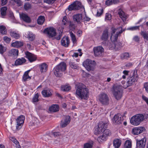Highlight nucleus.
I'll list each match as a JSON object with an SVG mask.
<instances>
[{
	"mask_svg": "<svg viewBox=\"0 0 148 148\" xmlns=\"http://www.w3.org/2000/svg\"><path fill=\"white\" fill-rule=\"evenodd\" d=\"M77 88L76 94L81 99H87L88 98L89 92L86 86L82 83H78L76 85Z\"/></svg>",
	"mask_w": 148,
	"mask_h": 148,
	"instance_id": "nucleus-1",
	"label": "nucleus"
},
{
	"mask_svg": "<svg viewBox=\"0 0 148 148\" xmlns=\"http://www.w3.org/2000/svg\"><path fill=\"white\" fill-rule=\"evenodd\" d=\"M138 76L137 73V70L132 71L130 74L127 79V82L123 85V87L126 88L128 86L134 84L138 79Z\"/></svg>",
	"mask_w": 148,
	"mask_h": 148,
	"instance_id": "nucleus-2",
	"label": "nucleus"
},
{
	"mask_svg": "<svg viewBox=\"0 0 148 148\" xmlns=\"http://www.w3.org/2000/svg\"><path fill=\"white\" fill-rule=\"evenodd\" d=\"M66 69V64L64 62H62L54 68V73L56 77H60L62 75L63 72Z\"/></svg>",
	"mask_w": 148,
	"mask_h": 148,
	"instance_id": "nucleus-3",
	"label": "nucleus"
},
{
	"mask_svg": "<svg viewBox=\"0 0 148 148\" xmlns=\"http://www.w3.org/2000/svg\"><path fill=\"white\" fill-rule=\"evenodd\" d=\"M145 119L144 115L142 114H138L133 116L131 118L130 122L133 125H138Z\"/></svg>",
	"mask_w": 148,
	"mask_h": 148,
	"instance_id": "nucleus-4",
	"label": "nucleus"
},
{
	"mask_svg": "<svg viewBox=\"0 0 148 148\" xmlns=\"http://www.w3.org/2000/svg\"><path fill=\"white\" fill-rule=\"evenodd\" d=\"M112 92L116 99L117 100L120 99L122 96V87L119 85L114 86Z\"/></svg>",
	"mask_w": 148,
	"mask_h": 148,
	"instance_id": "nucleus-5",
	"label": "nucleus"
},
{
	"mask_svg": "<svg viewBox=\"0 0 148 148\" xmlns=\"http://www.w3.org/2000/svg\"><path fill=\"white\" fill-rule=\"evenodd\" d=\"M107 125L108 124L107 123L103 122H99L98 125L95 128L94 134L97 135L103 133L105 128H106Z\"/></svg>",
	"mask_w": 148,
	"mask_h": 148,
	"instance_id": "nucleus-6",
	"label": "nucleus"
},
{
	"mask_svg": "<svg viewBox=\"0 0 148 148\" xmlns=\"http://www.w3.org/2000/svg\"><path fill=\"white\" fill-rule=\"evenodd\" d=\"M83 65L88 71H93L94 69L95 62L89 59H87L84 62Z\"/></svg>",
	"mask_w": 148,
	"mask_h": 148,
	"instance_id": "nucleus-7",
	"label": "nucleus"
},
{
	"mask_svg": "<svg viewBox=\"0 0 148 148\" xmlns=\"http://www.w3.org/2000/svg\"><path fill=\"white\" fill-rule=\"evenodd\" d=\"M103 133V135L99 136L97 138V141L99 143L105 141L106 138L111 135L112 134L111 131L108 129L104 130Z\"/></svg>",
	"mask_w": 148,
	"mask_h": 148,
	"instance_id": "nucleus-8",
	"label": "nucleus"
},
{
	"mask_svg": "<svg viewBox=\"0 0 148 148\" xmlns=\"http://www.w3.org/2000/svg\"><path fill=\"white\" fill-rule=\"evenodd\" d=\"M82 5L81 3L79 1H76L70 5L68 8L69 11L78 10L82 8Z\"/></svg>",
	"mask_w": 148,
	"mask_h": 148,
	"instance_id": "nucleus-9",
	"label": "nucleus"
},
{
	"mask_svg": "<svg viewBox=\"0 0 148 148\" xmlns=\"http://www.w3.org/2000/svg\"><path fill=\"white\" fill-rule=\"evenodd\" d=\"M44 32L47 34L49 37H53L56 35V29L52 27L45 29Z\"/></svg>",
	"mask_w": 148,
	"mask_h": 148,
	"instance_id": "nucleus-10",
	"label": "nucleus"
},
{
	"mask_svg": "<svg viewBox=\"0 0 148 148\" xmlns=\"http://www.w3.org/2000/svg\"><path fill=\"white\" fill-rule=\"evenodd\" d=\"M25 119V116L23 115L20 116L16 119V130H18L20 129L24 123Z\"/></svg>",
	"mask_w": 148,
	"mask_h": 148,
	"instance_id": "nucleus-11",
	"label": "nucleus"
},
{
	"mask_svg": "<svg viewBox=\"0 0 148 148\" xmlns=\"http://www.w3.org/2000/svg\"><path fill=\"white\" fill-rule=\"evenodd\" d=\"M99 100L103 104L107 105L109 103V99L107 94L102 93L99 95Z\"/></svg>",
	"mask_w": 148,
	"mask_h": 148,
	"instance_id": "nucleus-12",
	"label": "nucleus"
},
{
	"mask_svg": "<svg viewBox=\"0 0 148 148\" xmlns=\"http://www.w3.org/2000/svg\"><path fill=\"white\" fill-rule=\"evenodd\" d=\"M94 54L96 56H101L104 52V49L101 46L95 47L93 48Z\"/></svg>",
	"mask_w": 148,
	"mask_h": 148,
	"instance_id": "nucleus-13",
	"label": "nucleus"
},
{
	"mask_svg": "<svg viewBox=\"0 0 148 148\" xmlns=\"http://www.w3.org/2000/svg\"><path fill=\"white\" fill-rule=\"evenodd\" d=\"M117 30L116 29H114L112 30V36L110 37L111 39L114 41H116L118 37L120 35V34L122 33V32L124 31V30H122V29H121L120 31L119 32H116V34L115 35H114V34L116 32Z\"/></svg>",
	"mask_w": 148,
	"mask_h": 148,
	"instance_id": "nucleus-14",
	"label": "nucleus"
},
{
	"mask_svg": "<svg viewBox=\"0 0 148 148\" xmlns=\"http://www.w3.org/2000/svg\"><path fill=\"white\" fill-rule=\"evenodd\" d=\"M112 121L114 123H121L123 121L122 115L118 114L115 115L113 117Z\"/></svg>",
	"mask_w": 148,
	"mask_h": 148,
	"instance_id": "nucleus-15",
	"label": "nucleus"
},
{
	"mask_svg": "<svg viewBox=\"0 0 148 148\" xmlns=\"http://www.w3.org/2000/svg\"><path fill=\"white\" fill-rule=\"evenodd\" d=\"M26 57L27 58L29 61L31 62H33L36 60V57L34 54L28 51L25 52Z\"/></svg>",
	"mask_w": 148,
	"mask_h": 148,
	"instance_id": "nucleus-16",
	"label": "nucleus"
},
{
	"mask_svg": "<svg viewBox=\"0 0 148 148\" xmlns=\"http://www.w3.org/2000/svg\"><path fill=\"white\" fill-rule=\"evenodd\" d=\"M145 130V129L144 127H136L132 129V133L135 135H138L142 133Z\"/></svg>",
	"mask_w": 148,
	"mask_h": 148,
	"instance_id": "nucleus-17",
	"label": "nucleus"
},
{
	"mask_svg": "<svg viewBox=\"0 0 148 148\" xmlns=\"http://www.w3.org/2000/svg\"><path fill=\"white\" fill-rule=\"evenodd\" d=\"M70 117L68 116H64L63 120L61 121L60 125L62 127H65L70 122Z\"/></svg>",
	"mask_w": 148,
	"mask_h": 148,
	"instance_id": "nucleus-18",
	"label": "nucleus"
},
{
	"mask_svg": "<svg viewBox=\"0 0 148 148\" xmlns=\"http://www.w3.org/2000/svg\"><path fill=\"white\" fill-rule=\"evenodd\" d=\"M20 18L25 22L29 23H31V20L27 14L22 13L19 14Z\"/></svg>",
	"mask_w": 148,
	"mask_h": 148,
	"instance_id": "nucleus-19",
	"label": "nucleus"
},
{
	"mask_svg": "<svg viewBox=\"0 0 148 148\" xmlns=\"http://www.w3.org/2000/svg\"><path fill=\"white\" fill-rule=\"evenodd\" d=\"M73 21L78 24H80L82 21L83 15L82 14H76L73 16Z\"/></svg>",
	"mask_w": 148,
	"mask_h": 148,
	"instance_id": "nucleus-20",
	"label": "nucleus"
},
{
	"mask_svg": "<svg viewBox=\"0 0 148 148\" xmlns=\"http://www.w3.org/2000/svg\"><path fill=\"white\" fill-rule=\"evenodd\" d=\"M146 139L142 138L140 140L137 141V148H144L146 145Z\"/></svg>",
	"mask_w": 148,
	"mask_h": 148,
	"instance_id": "nucleus-21",
	"label": "nucleus"
},
{
	"mask_svg": "<svg viewBox=\"0 0 148 148\" xmlns=\"http://www.w3.org/2000/svg\"><path fill=\"white\" fill-rule=\"evenodd\" d=\"M62 45L67 47L69 44V40L68 37H64L63 38L61 41Z\"/></svg>",
	"mask_w": 148,
	"mask_h": 148,
	"instance_id": "nucleus-22",
	"label": "nucleus"
},
{
	"mask_svg": "<svg viewBox=\"0 0 148 148\" xmlns=\"http://www.w3.org/2000/svg\"><path fill=\"white\" fill-rule=\"evenodd\" d=\"M108 38V32L107 29H105L103 31L102 35L101 37V39L102 40L104 41L105 42H102L103 44H104L105 45L106 44L105 43V41H106Z\"/></svg>",
	"mask_w": 148,
	"mask_h": 148,
	"instance_id": "nucleus-23",
	"label": "nucleus"
},
{
	"mask_svg": "<svg viewBox=\"0 0 148 148\" xmlns=\"http://www.w3.org/2000/svg\"><path fill=\"white\" fill-rule=\"evenodd\" d=\"M26 62V59L24 58H19L16 59L15 62V65L16 66L23 64Z\"/></svg>",
	"mask_w": 148,
	"mask_h": 148,
	"instance_id": "nucleus-24",
	"label": "nucleus"
},
{
	"mask_svg": "<svg viewBox=\"0 0 148 148\" xmlns=\"http://www.w3.org/2000/svg\"><path fill=\"white\" fill-rule=\"evenodd\" d=\"M59 110V106L56 104H53L49 108V111L51 113L58 111Z\"/></svg>",
	"mask_w": 148,
	"mask_h": 148,
	"instance_id": "nucleus-25",
	"label": "nucleus"
},
{
	"mask_svg": "<svg viewBox=\"0 0 148 148\" xmlns=\"http://www.w3.org/2000/svg\"><path fill=\"white\" fill-rule=\"evenodd\" d=\"M52 90H44L42 92V95L45 97H49L51 96Z\"/></svg>",
	"mask_w": 148,
	"mask_h": 148,
	"instance_id": "nucleus-26",
	"label": "nucleus"
},
{
	"mask_svg": "<svg viewBox=\"0 0 148 148\" xmlns=\"http://www.w3.org/2000/svg\"><path fill=\"white\" fill-rule=\"evenodd\" d=\"M39 68L41 73L45 72L47 70L48 65L45 63H43L39 65Z\"/></svg>",
	"mask_w": 148,
	"mask_h": 148,
	"instance_id": "nucleus-27",
	"label": "nucleus"
},
{
	"mask_svg": "<svg viewBox=\"0 0 148 148\" xmlns=\"http://www.w3.org/2000/svg\"><path fill=\"white\" fill-rule=\"evenodd\" d=\"M118 14L120 18L124 22L127 18V16L125 15L124 12L121 9H119L118 12Z\"/></svg>",
	"mask_w": 148,
	"mask_h": 148,
	"instance_id": "nucleus-28",
	"label": "nucleus"
},
{
	"mask_svg": "<svg viewBox=\"0 0 148 148\" xmlns=\"http://www.w3.org/2000/svg\"><path fill=\"white\" fill-rule=\"evenodd\" d=\"M119 2V0H107L106 1V5L109 6L114 4H116Z\"/></svg>",
	"mask_w": 148,
	"mask_h": 148,
	"instance_id": "nucleus-29",
	"label": "nucleus"
},
{
	"mask_svg": "<svg viewBox=\"0 0 148 148\" xmlns=\"http://www.w3.org/2000/svg\"><path fill=\"white\" fill-rule=\"evenodd\" d=\"M18 51L17 49H12L9 52V54L10 56H18Z\"/></svg>",
	"mask_w": 148,
	"mask_h": 148,
	"instance_id": "nucleus-30",
	"label": "nucleus"
},
{
	"mask_svg": "<svg viewBox=\"0 0 148 148\" xmlns=\"http://www.w3.org/2000/svg\"><path fill=\"white\" fill-rule=\"evenodd\" d=\"M12 47L16 48H19L23 46V42L18 41H16L12 43L11 44Z\"/></svg>",
	"mask_w": 148,
	"mask_h": 148,
	"instance_id": "nucleus-31",
	"label": "nucleus"
},
{
	"mask_svg": "<svg viewBox=\"0 0 148 148\" xmlns=\"http://www.w3.org/2000/svg\"><path fill=\"white\" fill-rule=\"evenodd\" d=\"M121 141L119 139H116L113 141V144L115 148H119L121 144Z\"/></svg>",
	"mask_w": 148,
	"mask_h": 148,
	"instance_id": "nucleus-32",
	"label": "nucleus"
},
{
	"mask_svg": "<svg viewBox=\"0 0 148 148\" xmlns=\"http://www.w3.org/2000/svg\"><path fill=\"white\" fill-rule=\"evenodd\" d=\"M32 7V4L28 2L25 3L24 5L23 8L25 11H28L31 9Z\"/></svg>",
	"mask_w": 148,
	"mask_h": 148,
	"instance_id": "nucleus-33",
	"label": "nucleus"
},
{
	"mask_svg": "<svg viewBox=\"0 0 148 148\" xmlns=\"http://www.w3.org/2000/svg\"><path fill=\"white\" fill-rule=\"evenodd\" d=\"M26 35L27 36V38L29 40L32 41L34 40L35 36L32 33L28 32Z\"/></svg>",
	"mask_w": 148,
	"mask_h": 148,
	"instance_id": "nucleus-34",
	"label": "nucleus"
},
{
	"mask_svg": "<svg viewBox=\"0 0 148 148\" xmlns=\"http://www.w3.org/2000/svg\"><path fill=\"white\" fill-rule=\"evenodd\" d=\"M10 34L12 37L17 39H18L20 37L19 34L14 31L10 32Z\"/></svg>",
	"mask_w": 148,
	"mask_h": 148,
	"instance_id": "nucleus-35",
	"label": "nucleus"
},
{
	"mask_svg": "<svg viewBox=\"0 0 148 148\" xmlns=\"http://www.w3.org/2000/svg\"><path fill=\"white\" fill-rule=\"evenodd\" d=\"M30 71V70H29L24 73L23 77V80L24 81H26L28 79H31L30 77L28 75V73Z\"/></svg>",
	"mask_w": 148,
	"mask_h": 148,
	"instance_id": "nucleus-36",
	"label": "nucleus"
},
{
	"mask_svg": "<svg viewBox=\"0 0 148 148\" xmlns=\"http://www.w3.org/2000/svg\"><path fill=\"white\" fill-rule=\"evenodd\" d=\"M0 33L3 35H6L7 34V29L4 26H0Z\"/></svg>",
	"mask_w": 148,
	"mask_h": 148,
	"instance_id": "nucleus-37",
	"label": "nucleus"
},
{
	"mask_svg": "<svg viewBox=\"0 0 148 148\" xmlns=\"http://www.w3.org/2000/svg\"><path fill=\"white\" fill-rule=\"evenodd\" d=\"M45 17L43 16H40L38 18L37 23L38 24L42 25L45 21Z\"/></svg>",
	"mask_w": 148,
	"mask_h": 148,
	"instance_id": "nucleus-38",
	"label": "nucleus"
},
{
	"mask_svg": "<svg viewBox=\"0 0 148 148\" xmlns=\"http://www.w3.org/2000/svg\"><path fill=\"white\" fill-rule=\"evenodd\" d=\"M130 56L129 53L125 52L121 54V58L122 59H127L130 58Z\"/></svg>",
	"mask_w": 148,
	"mask_h": 148,
	"instance_id": "nucleus-39",
	"label": "nucleus"
},
{
	"mask_svg": "<svg viewBox=\"0 0 148 148\" xmlns=\"http://www.w3.org/2000/svg\"><path fill=\"white\" fill-rule=\"evenodd\" d=\"M71 89V87L67 85H62L61 86V90L64 91H69Z\"/></svg>",
	"mask_w": 148,
	"mask_h": 148,
	"instance_id": "nucleus-40",
	"label": "nucleus"
},
{
	"mask_svg": "<svg viewBox=\"0 0 148 148\" xmlns=\"http://www.w3.org/2000/svg\"><path fill=\"white\" fill-rule=\"evenodd\" d=\"M131 142L129 140H127L124 144V148H131Z\"/></svg>",
	"mask_w": 148,
	"mask_h": 148,
	"instance_id": "nucleus-41",
	"label": "nucleus"
},
{
	"mask_svg": "<svg viewBox=\"0 0 148 148\" xmlns=\"http://www.w3.org/2000/svg\"><path fill=\"white\" fill-rule=\"evenodd\" d=\"M7 10V7L6 6L3 7L1 8V14L2 16H3L5 15Z\"/></svg>",
	"mask_w": 148,
	"mask_h": 148,
	"instance_id": "nucleus-42",
	"label": "nucleus"
},
{
	"mask_svg": "<svg viewBox=\"0 0 148 148\" xmlns=\"http://www.w3.org/2000/svg\"><path fill=\"white\" fill-rule=\"evenodd\" d=\"M141 34L145 39L148 40V33L145 32L141 31Z\"/></svg>",
	"mask_w": 148,
	"mask_h": 148,
	"instance_id": "nucleus-43",
	"label": "nucleus"
},
{
	"mask_svg": "<svg viewBox=\"0 0 148 148\" xmlns=\"http://www.w3.org/2000/svg\"><path fill=\"white\" fill-rule=\"evenodd\" d=\"M70 34L73 43H75L76 41L75 35L71 32H70Z\"/></svg>",
	"mask_w": 148,
	"mask_h": 148,
	"instance_id": "nucleus-44",
	"label": "nucleus"
},
{
	"mask_svg": "<svg viewBox=\"0 0 148 148\" xmlns=\"http://www.w3.org/2000/svg\"><path fill=\"white\" fill-rule=\"evenodd\" d=\"M71 67L73 69H77L79 68L78 66L74 62H71L70 63Z\"/></svg>",
	"mask_w": 148,
	"mask_h": 148,
	"instance_id": "nucleus-45",
	"label": "nucleus"
},
{
	"mask_svg": "<svg viewBox=\"0 0 148 148\" xmlns=\"http://www.w3.org/2000/svg\"><path fill=\"white\" fill-rule=\"evenodd\" d=\"M103 10L102 9H99L97 10V11L96 15L97 16H101L103 14Z\"/></svg>",
	"mask_w": 148,
	"mask_h": 148,
	"instance_id": "nucleus-46",
	"label": "nucleus"
},
{
	"mask_svg": "<svg viewBox=\"0 0 148 148\" xmlns=\"http://www.w3.org/2000/svg\"><path fill=\"white\" fill-rule=\"evenodd\" d=\"M16 3L18 6H20L22 5V3L21 0H12Z\"/></svg>",
	"mask_w": 148,
	"mask_h": 148,
	"instance_id": "nucleus-47",
	"label": "nucleus"
},
{
	"mask_svg": "<svg viewBox=\"0 0 148 148\" xmlns=\"http://www.w3.org/2000/svg\"><path fill=\"white\" fill-rule=\"evenodd\" d=\"M38 93L34 95L32 99V101L33 102H36L38 101Z\"/></svg>",
	"mask_w": 148,
	"mask_h": 148,
	"instance_id": "nucleus-48",
	"label": "nucleus"
},
{
	"mask_svg": "<svg viewBox=\"0 0 148 148\" xmlns=\"http://www.w3.org/2000/svg\"><path fill=\"white\" fill-rule=\"evenodd\" d=\"M6 48L4 47L2 45H0V53L1 54H3L6 51Z\"/></svg>",
	"mask_w": 148,
	"mask_h": 148,
	"instance_id": "nucleus-49",
	"label": "nucleus"
},
{
	"mask_svg": "<svg viewBox=\"0 0 148 148\" xmlns=\"http://www.w3.org/2000/svg\"><path fill=\"white\" fill-rule=\"evenodd\" d=\"M92 144L87 143L84 145V148H92Z\"/></svg>",
	"mask_w": 148,
	"mask_h": 148,
	"instance_id": "nucleus-50",
	"label": "nucleus"
},
{
	"mask_svg": "<svg viewBox=\"0 0 148 148\" xmlns=\"http://www.w3.org/2000/svg\"><path fill=\"white\" fill-rule=\"evenodd\" d=\"M112 18V15L109 13H107L106 14L105 16V20H110Z\"/></svg>",
	"mask_w": 148,
	"mask_h": 148,
	"instance_id": "nucleus-51",
	"label": "nucleus"
},
{
	"mask_svg": "<svg viewBox=\"0 0 148 148\" xmlns=\"http://www.w3.org/2000/svg\"><path fill=\"white\" fill-rule=\"evenodd\" d=\"M90 20V18L87 16L85 14L84 16V15H83L82 21H89Z\"/></svg>",
	"mask_w": 148,
	"mask_h": 148,
	"instance_id": "nucleus-52",
	"label": "nucleus"
},
{
	"mask_svg": "<svg viewBox=\"0 0 148 148\" xmlns=\"http://www.w3.org/2000/svg\"><path fill=\"white\" fill-rule=\"evenodd\" d=\"M56 0H44V1L49 4H52Z\"/></svg>",
	"mask_w": 148,
	"mask_h": 148,
	"instance_id": "nucleus-53",
	"label": "nucleus"
},
{
	"mask_svg": "<svg viewBox=\"0 0 148 148\" xmlns=\"http://www.w3.org/2000/svg\"><path fill=\"white\" fill-rule=\"evenodd\" d=\"M68 22V20L67 18V17L64 16L62 20V23L64 25H65L67 24Z\"/></svg>",
	"mask_w": 148,
	"mask_h": 148,
	"instance_id": "nucleus-54",
	"label": "nucleus"
},
{
	"mask_svg": "<svg viewBox=\"0 0 148 148\" xmlns=\"http://www.w3.org/2000/svg\"><path fill=\"white\" fill-rule=\"evenodd\" d=\"M3 40L6 42L9 43L11 40V39L7 36H5L3 38Z\"/></svg>",
	"mask_w": 148,
	"mask_h": 148,
	"instance_id": "nucleus-55",
	"label": "nucleus"
},
{
	"mask_svg": "<svg viewBox=\"0 0 148 148\" xmlns=\"http://www.w3.org/2000/svg\"><path fill=\"white\" fill-rule=\"evenodd\" d=\"M139 26H136L133 27H130L129 29L131 30H135L137 29H139Z\"/></svg>",
	"mask_w": 148,
	"mask_h": 148,
	"instance_id": "nucleus-56",
	"label": "nucleus"
},
{
	"mask_svg": "<svg viewBox=\"0 0 148 148\" xmlns=\"http://www.w3.org/2000/svg\"><path fill=\"white\" fill-rule=\"evenodd\" d=\"M144 87L145 88L146 92L148 93V82L144 84Z\"/></svg>",
	"mask_w": 148,
	"mask_h": 148,
	"instance_id": "nucleus-57",
	"label": "nucleus"
},
{
	"mask_svg": "<svg viewBox=\"0 0 148 148\" xmlns=\"http://www.w3.org/2000/svg\"><path fill=\"white\" fill-rule=\"evenodd\" d=\"M10 140L15 144L18 143V141L14 138H12Z\"/></svg>",
	"mask_w": 148,
	"mask_h": 148,
	"instance_id": "nucleus-58",
	"label": "nucleus"
},
{
	"mask_svg": "<svg viewBox=\"0 0 148 148\" xmlns=\"http://www.w3.org/2000/svg\"><path fill=\"white\" fill-rule=\"evenodd\" d=\"M62 36V34L61 32V33L59 34L58 35V37H55V38L57 40H59L60 39Z\"/></svg>",
	"mask_w": 148,
	"mask_h": 148,
	"instance_id": "nucleus-59",
	"label": "nucleus"
},
{
	"mask_svg": "<svg viewBox=\"0 0 148 148\" xmlns=\"http://www.w3.org/2000/svg\"><path fill=\"white\" fill-rule=\"evenodd\" d=\"M8 0H1V5H5L7 2Z\"/></svg>",
	"mask_w": 148,
	"mask_h": 148,
	"instance_id": "nucleus-60",
	"label": "nucleus"
},
{
	"mask_svg": "<svg viewBox=\"0 0 148 148\" xmlns=\"http://www.w3.org/2000/svg\"><path fill=\"white\" fill-rule=\"evenodd\" d=\"M133 40L135 41L138 42L139 41V38L138 36H136L134 37Z\"/></svg>",
	"mask_w": 148,
	"mask_h": 148,
	"instance_id": "nucleus-61",
	"label": "nucleus"
},
{
	"mask_svg": "<svg viewBox=\"0 0 148 148\" xmlns=\"http://www.w3.org/2000/svg\"><path fill=\"white\" fill-rule=\"evenodd\" d=\"M53 134L55 137H57L60 134V132H54L53 133Z\"/></svg>",
	"mask_w": 148,
	"mask_h": 148,
	"instance_id": "nucleus-62",
	"label": "nucleus"
},
{
	"mask_svg": "<svg viewBox=\"0 0 148 148\" xmlns=\"http://www.w3.org/2000/svg\"><path fill=\"white\" fill-rule=\"evenodd\" d=\"M82 33V31L81 30H79L77 31V35L78 36H80V35Z\"/></svg>",
	"mask_w": 148,
	"mask_h": 148,
	"instance_id": "nucleus-63",
	"label": "nucleus"
},
{
	"mask_svg": "<svg viewBox=\"0 0 148 148\" xmlns=\"http://www.w3.org/2000/svg\"><path fill=\"white\" fill-rule=\"evenodd\" d=\"M132 64L131 62H129L127 63L125 65V66L127 67H129L131 66H132Z\"/></svg>",
	"mask_w": 148,
	"mask_h": 148,
	"instance_id": "nucleus-64",
	"label": "nucleus"
}]
</instances>
